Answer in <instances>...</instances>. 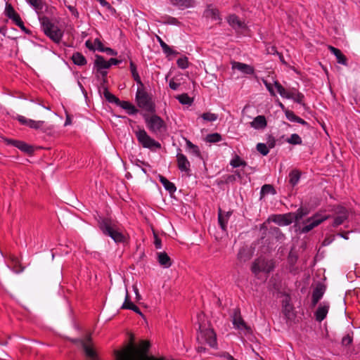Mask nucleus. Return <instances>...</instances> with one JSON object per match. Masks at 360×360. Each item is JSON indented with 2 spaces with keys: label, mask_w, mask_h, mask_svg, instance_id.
Returning a JSON list of instances; mask_svg holds the SVG:
<instances>
[{
  "label": "nucleus",
  "mask_w": 360,
  "mask_h": 360,
  "mask_svg": "<svg viewBox=\"0 0 360 360\" xmlns=\"http://www.w3.org/2000/svg\"><path fill=\"white\" fill-rule=\"evenodd\" d=\"M150 343L148 340H141L137 348L115 351L116 360H166L164 356L155 357L148 355Z\"/></svg>",
  "instance_id": "nucleus-1"
},
{
  "label": "nucleus",
  "mask_w": 360,
  "mask_h": 360,
  "mask_svg": "<svg viewBox=\"0 0 360 360\" xmlns=\"http://www.w3.org/2000/svg\"><path fill=\"white\" fill-rule=\"evenodd\" d=\"M197 342L198 346L197 351L200 353L205 352V346H209L212 348L217 347V334L213 328L210 327H205V326H199V331L197 334Z\"/></svg>",
  "instance_id": "nucleus-2"
},
{
  "label": "nucleus",
  "mask_w": 360,
  "mask_h": 360,
  "mask_svg": "<svg viewBox=\"0 0 360 360\" xmlns=\"http://www.w3.org/2000/svg\"><path fill=\"white\" fill-rule=\"evenodd\" d=\"M282 313L285 317L286 323L291 324L297 317L295 310V302L298 298L296 294H283Z\"/></svg>",
  "instance_id": "nucleus-3"
},
{
  "label": "nucleus",
  "mask_w": 360,
  "mask_h": 360,
  "mask_svg": "<svg viewBox=\"0 0 360 360\" xmlns=\"http://www.w3.org/2000/svg\"><path fill=\"white\" fill-rule=\"evenodd\" d=\"M99 228L105 235L110 236L115 243L124 241V236L111 220L103 219L99 224Z\"/></svg>",
  "instance_id": "nucleus-4"
},
{
  "label": "nucleus",
  "mask_w": 360,
  "mask_h": 360,
  "mask_svg": "<svg viewBox=\"0 0 360 360\" xmlns=\"http://www.w3.org/2000/svg\"><path fill=\"white\" fill-rule=\"evenodd\" d=\"M39 20L45 34L53 41L58 44L62 39L63 32L47 17L40 18Z\"/></svg>",
  "instance_id": "nucleus-5"
},
{
  "label": "nucleus",
  "mask_w": 360,
  "mask_h": 360,
  "mask_svg": "<svg viewBox=\"0 0 360 360\" xmlns=\"http://www.w3.org/2000/svg\"><path fill=\"white\" fill-rule=\"evenodd\" d=\"M134 131L138 142L140 145L142 146V147L148 148L150 150H156L161 148V144L150 137L145 129L138 128Z\"/></svg>",
  "instance_id": "nucleus-6"
},
{
  "label": "nucleus",
  "mask_w": 360,
  "mask_h": 360,
  "mask_svg": "<svg viewBox=\"0 0 360 360\" xmlns=\"http://www.w3.org/2000/svg\"><path fill=\"white\" fill-rule=\"evenodd\" d=\"M275 268V263L272 259L259 257L255 259L251 266L252 273L257 276L259 273L269 274Z\"/></svg>",
  "instance_id": "nucleus-7"
},
{
  "label": "nucleus",
  "mask_w": 360,
  "mask_h": 360,
  "mask_svg": "<svg viewBox=\"0 0 360 360\" xmlns=\"http://www.w3.org/2000/svg\"><path fill=\"white\" fill-rule=\"evenodd\" d=\"M145 122L148 129L153 134H158L166 130V124L164 120L156 115L145 117Z\"/></svg>",
  "instance_id": "nucleus-8"
},
{
  "label": "nucleus",
  "mask_w": 360,
  "mask_h": 360,
  "mask_svg": "<svg viewBox=\"0 0 360 360\" xmlns=\"http://www.w3.org/2000/svg\"><path fill=\"white\" fill-rule=\"evenodd\" d=\"M136 101L139 108L148 112L155 111V105L149 94L143 89H138L136 94Z\"/></svg>",
  "instance_id": "nucleus-9"
},
{
  "label": "nucleus",
  "mask_w": 360,
  "mask_h": 360,
  "mask_svg": "<svg viewBox=\"0 0 360 360\" xmlns=\"http://www.w3.org/2000/svg\"><path fill=\"white\" fill-rule=\"evenodd\" d=\"M231 317L232 324L235 329L244 331L245 335L252 334V329L242 317L240 309L239 307H236L233 309Z\"/></svg>",
  "instance_id": "nucleus-10"
},
{
  "label": "nucleus",
  "mask_w": 360,
  "mask_h": 360,
  "mask_svg": "<svg viewBox=\"0 0 360 360\" xmlns=\"http://www.w3.org/2000/svg\"><path fill=\"white\" fill-rule=\"evenodd\" d=\"M72 342L79 343L82 346L86 358L90 360H98V354L93 348L90 335H87L85 339H77L74 340Z\"/></svg>",
  "instance_id": "nucleus-11"
},
{
  "label": "nucleus",
  "mask_w": 360,
  "mask_h": 360,
  "mask_svg": "<svg viewBox=\"0 0 360 360\" xmlns=\"http://www.w3.org/2000/svg\"><path fill=\"white\" fill-rule=\"evenodd\" d=\"M329 217V215H322L320 213L315 214L304 222V226L302 228L301 232L308 233Z\"/></svg>",
  "instance_id": "nucleus-12"
},
{
  "label": "nucleus",
  "mask_w": 360,
  "mask_h": 360,
  "mask_svg": "<svg viewBox=\"0 0 360 360\" xmlns=\"http://www.w3.org/2000/svg\"><path fill=\"white\" fill-rule=\"evenodd\" d=\"M330 307V303L328 301H323L318 304V307L315 311L314 312V316L315 320L321 323L322 322L326 317L329 312Z\"/></svg>",
  "instance_id": "nucleus-13"
},
{
  "label": "nucleus",
  "mask_w": 360,
  "mask_h": 360,
  "mask_svg": "<svg viewBox=\"0 0 360 360\" xmlns=\"http://www.w3.org/2000/svg\"><path fill=\"white\" fill-rule=\"evenodd\" d=\"M5 14L8 18L12 20L15 22V24L17 26H18L22 30H26V28L24 25V22L21 20L20 15L15 12L11 4L8 3L6 4Z\"/></svg>",
  "instance_id": "nucleus-14"
},
{
  "label": "nucleus",
  "mask_w": 360,
  "mask_h": 360,
  "mask_svg": "<svg viewBox=\"0 0 360 360\" xmlns=\"http://www.w3.org/2000/svg\"><path fill=\"white\" fill-rule=\"evenodd\" d=\"M269 220L274 221L279 226H288L292 223L294 217L293 214L292 213L285 214H274L269 217Z\"/></svg>",
  "instance_id": "nucleus-15"
},
{
  "label": "nucleus",
  "mask_w": 360,
  "mask_h": 360,
  "mask_svg": "<svg viewBox=\"0 0 360 360\" xmlns=\"http://www.w3.org/2000/svg\"><path fill=\"white\" fill-rule=\"evenodd\" d=\"M336 214L337 215L334 217V220L332 224L334 227L342 224L344 221L348 218V212L345 207H339Z\"/></svg>",
  "instance_id": "nucleus-16"
},
{
  "label": "nucleus",
  "mask_w": 360,
  "mask_h": 360,
  "mask_svg": "<svg viewBox=\"0 0 360 360\" xmlns=\"http://www.w3.org/2000/svg\"><path fill=\"white\" fill-rule=\"evenodd\" d=\"M17 120L22 124L26 126H28L32 129H39L42 127L44 122V121H35L31 119H27L22 115H18Z\"/></svg>",
  "instance_id": "nucleus-17"
},
{
  "label": "nucleus",
  "mask_w": 360,
  "mask_h": 360,
  "mask_svg": "<svg viewBox=\"0 0 360 360\" xmlns=\"http://www.w3.org/2000/svg\"><path fill=\"white\" fill-rule=\"evenodd\" d=\"M204 15L206 18L210 19L213 22H216L217 23H220L221 21L219 11L211 6H209L205 11Z\"/></svg>",
  "instance_id": "nucleus-18"
},
{
  "label": "nucleus",
  "mask_w": 360,
  "mask_h": 360,
  "mask_svg": "<svg viewBox=\"0 0 360 360\" xmlns=\"http://www.w3.org/2000/svg\"><path fill=\"white\" fill-rule=\"evenodd\" d=\"M232 214L231 211L223 212L221 208L218 210V221L221 229L226 231L228 221Z\"/></svg>",
  "instance_id": "nucleus-19"
},
{
  "label": "nucleus",
  "mask_w": 360,
  "mask_h": 360,
  "mask_svg": "<svg viewBox=\"0 0 360 360\" xmlns=\"http://www.w3.org/2000/svg\"><path fill=\"white\" fill-rule=\"evenodd\" d=\"M250 126L257 130L264 129L267 126V121L264 115H258L250 122Z\"/></svg>",
  "instance_id": "nucleus-20"
},
{
  "label": "nucleus",
  "mask_w": 360,
  "mask_h": 360,
  "mask_svg": "<svg viewBox=\"0 0 360 360\" xmlns=\"http://www.w3.org/2000/svg\"><path fill=\"white\" fill-rule=\"evenodd\" d=\"M94 64L97 70L99 71L103 76H105L107 72L103 71V70L108 69L110 68V63L108 61H106L101 56H96Z\"/></svg>",
  "instance_id": "nucleus-21"
},
{
  "label": "nucleus",
  "mask_w": 360,
  "mask_h": 360,
  "mask_svg": "<svg viewBox=\"0 0 360 360\" xmlns=\"http://www.w3.org/2000/svg\"><path fill=\"white\" fill-rule=\"evenodd\" d=\"M232 69L238 70L246 75H252L254 73V68L250 65L240 62L233 61L231 63Z\"/></svg>",
  "instance_id": "nucleus-22"
},
{
  "label": "nucleus",
  "mask_w": 360,
  "mask_h": 360,
  "mask_svg": "<svg viewBox=\"0 0 360 360\" xmlns=\"http://www.w3.org/2000/svg\"><path fill=\"white\" fill-rule=\"evenodd\" d=\"M176 159L178 167L181 172H188L190 170V162L184 154L178 153Z\"/></svg>",
  "instance_id": "nucleus-23"
},
{
  "label": "nucleus",
  "mask_w": 360,
  "mask_h": 360,
  "mask_svg": "<svg viewBox=\"0 0 360 360\" xmlns=\"http://www.w3.org/2000/svg\"><path fill=\"white\" fill-rule=\"evenodd\" d=\"M227 22L235 30L243 29L245 27V22L234 14L230 15L227 18Z\"/></svg>",
  "instance_id": "nucleus-24"
},
{
  "label": "nucleus",
  "mask_w": 360,
  "mask_h": 360,
  "mask_svg": "<svg viewBox=\"0 0 360 360\" xmlns=\"http://www.w3.org/2000/svg\"><path fill=\"white\" fill-rule=\"evenodd\" d=\"M157 259L160 265L164 268H169L172 264V259L165 252H158Z\"/></svg>",
  "instance_id": "nucleus-25"
},
{
  "label": "nucleus",
  "mask_w": 360,
  "mask_h": 360,
  "mask_svg": "<svg viewBox=\"0 0 360 360\" xmlns=\"http://www.w3.org/2000/svg\"><path fill=\"white\" fill-rule=\"evenodd\" d=\"M118 105L122 108L127 110L129 115H134L138 112V110L129 101H120Z\"/></svg>",
  "instance_id": "nucleus-26"
},
{
  "label": "nucleus",
  "mask_w": 360,
  "mask_h": 360,
  "mask_svg": "<svg viewBox=\"0 0 360 360\" xmlns=\"http://www.w3.org/2000/svg\"><path fill=\"white\" fill-rule=\"evenodd\" d=\"M159 180L161 182V184L163 185L167 191H168L169 193H172L176 191V188L174 186V184L173 183L170 182L165 176L160 175Z\"/></svg>",
  "instance_id": "nucleus-27"
},
{
  "label": "nucleus",
  "mask_w": 360,
  "mask_h": 360,
  "mask_svg": "<svg viewBox=\"0 0 360 360\" xmlns=\"http://www.w3.org/2000/svg\"><path fill=\"white\" fill-rule=\"evenodd\" d=\"M11 143L13 146H15V147H17L18 148H19L20 150H22L23 152L30 153L33 150L32 147L30 146L27 145V143H25V142L13 140L11 141Z\"/></svg>",
  "instance_id": "nucleus-28"
},
{
  "label": "nucleus",
  "mask_w": 360,
  "mask_h": 360,
  "mask_svg": "<svg viewBox=\"0 0 360 360\" xmlns=\"http://www.w3.org/2000/svg\"><path fill=\"white\" fill-rule=\"evenodd\" d=\"M329 49H330V52L335 56L338 63H339L340 64H343V65L346 64V61H347L346 58L342 53L340 50H339L338 49H336L333 46H329Z\"/></svg>",
  "instance_id": "nucleus-29"
},
{
  "label": "nucleus",
  "mask_w": 360,
  "mask_h": 360,
  "mask_svg": "<svg viewBox=\"0 0 360 360\" xmlns=\"http://www.w3.org/2000/svg\"><path fill=\"white\" fill-rule=\"evenodd\" d=\"M172 3L184 9L193 6V0H171Z\"/></svg>",
  "instance_id": "nucleus-30"
},
{
  "label": "nucleus",
  "mask_w": 360,
  "mask_h": 360,
  "mask_svg": "<svg viewBox=\"0 0 360 360\" xmlns=\"http://www.w3.org/2000/svg\"><path fill=\"white\" fill-rule=\"evenodd\" d=\"M300 179V172L298 170H292L289 174V183L292 186H296Z\"/></svg>",
  "instance_id": "nucleus-31"
},
{
  "label": "nucleus",
  "mask_w": 360,
  "mask_h": 360,
  "mask_svg": "<svg viewBox=\"0 0 360 360\" xmlns=\"http://www.w3.org/2000/svg\"><path fill=\"white\" fill-rule=\"evenodd\" d=\"M274 86L276 89L278 93L282 96L283 98H285L289 99L290 96V92L291 91H287L280 83L278 82H274Z\"/></svg>",
  "instance_id": "nucleus-32"
},
{
  "label": "nucleus",
  "mask_w": 360,
  "mask_h": 360,
  "mask_svg": "<svg viewBox=\"0 0 360 360\" xmlns=\"http://www.w3.org/2000/svg\"><path fill=\"white\" fill-rule=\"evenodd\" d=\"M72 60L73 63L77 65H84L86 63V60L84 56L78 52L73 53Z\"/></svg>",
  "instance_id": "nucleus-33"
},
{
  "label": "nucleus",
  "mask_w": 360,
  "mask_h": 360,
  "mask_svg": "<svg viewBox=\"0 0 360 360\" xmlns=\"http://www.w3.org/2000/svg\"><path fill=\"white\" fill-rule=\"evenodd\" d=\"M130 70L134 79L141 86H143L139 75L136 70V67L132 61L130 62Z\"/></svg>",
  "instance_id": "nucleus-34"
},
{
  "label": "nucleus",
  "mask_w": 360,
  "mask_h": 360,
  "mask_svg": "<svg viewBox=\"0 0 360 360\" xmlns=\"http://www.w3.org/2000/svg\"><path fill=\"white\" fill-rule=\"evenodd\" d=\"M186 143L189 153L195 155V156L200 155V150L197 146L192 143L189 140H186Z\"/></svg>",
  "instance_id": "nucleus-35"
},
{
  "label": "nucleus",
  "mask_w": 360,
  "mask_h": 360,
  "mask_svg": "<svg viewBox=\"0 0 360 360\" xmlns=\"http://www.w3.org/2000/svg\"><path fill=\"white\" fill-rule=\"evenodd\" d=\"M37 12L41 11L44 8L42 0H26Z\"/></svg>",
  "instance_id": "nucleus-36"
},
{
  "label": "nucleus",
  "mask_w": 360,
  "mask_h": 360,
  "mask_svg": "<svg viewBox=\"0 0 360 360\" xmlns=\"http://www.w3.org/2000/svg\"><path fill=\"white\" fill-rule=\"evenodd\" d=\"M230 165L233 167H238L240 166H243L244 167V166L246 165V162L244 160H243L238 155H236L231 160Z\"/></svg>",
  "instance_id": "nucleus-37"
},
{
  "label": "nucleus",
  "mask_w": 360,
  "mask_h": 360,
  "mask_svg": "<svg viewBox=\"0 0 360 360\" xmlns=\"http://www.w3.org/2000/svg\"><path fill=\"white\" fill-rule=\"evenodd\" d=\"M201 117L206 122H214L218 119V115L215 113L207 112L202 114Z\"/></svg>",
  "instance_id": "nucleus-38"
},
{
  "label": "nucleus",
  "mask_w": 360,
  "mask_h": 360,
  "mask_svg": "<svg viewBox=\"0 0 360 360\" xmlns=\"http://www.w3.org/2000/svg\"><path fill=\"white\" fill-rule=\"evenodd\" d=\"M287 142L293 145H300L302 144V139L297 134H292L288 139Z\"/></svg>",
  "instance_id": "nucleus-39"
},
{
  "label": "nucleus",
  "mask_w": 360,
  "mask_h": 360,
  "mask_svg": "<svg viewBox=\"0 0 360 360\" xmlns=\"http://www.w3.org/2000/svg\"><path fill=\"white\" fill-rule=\"evenodd\" d=\"M221 140V136L218 133L208 134L206 136V141L209 143H217Z\"/></svg>",
  "instance_id": "nucleus-40"
},
{
  "label": "nucleus",
  "mask_w": 360,
  "mask_h": 360,
  "mask_svg": "<svg viewBox=\"0 0 360 360\" xmlns=\"http://www.w3.org/2000/svg\"><path fill=\"white\" fill-rule=\"evenodd\" d=\"M290 98L289 99H293L295 102L298 103H301L303 99V95L296 90H292L290 94Z\"/></svg>",
  "instance_id": "nucleus-41"
},
{
  "label": "nucleus",
  "mask_w": 360,
  "mask_h": 360,
  "mask_svg": "<svg viewBox=\"0 0 360 360\" xmlns=\"http://www.w3.org/2000/svg\"><path fill=\"white\" fill-rule=\"evenodd\" d=\"M309 212L307 209L300 208L297 210L296 213L294 214L293 217L296 221L300 220L303 217L308 214Z\"/></svg>",
  "instance_id": "nucleus-42"
},
{
  "label": "nucleus",
  "mask_w": 360,
  "mask_h": 360,
  "mask_svg": "<svg viewBox=\"0 0 360 360\" xmlns=\"http://www.w3.org/2000/svg\"><path fill=\"white\" fill-rule=\"evenodd\" d=\"M157 39H158V42L160 43V45L162 47L164 53H167V54L173 53L172 49L160 37L158 36Z\"/></svg>",
  "instance_id": "nucleus-43"
},
{
  "label": "nucleus",
  "mask_w": 360,
  "mask_h": 360,
  "mask_svg": "<svg viewBox=\"0 0 360 360\" xmlns=\"http://www.w3.org/2000/svg\"><path fill=\"white\" fill-rule=\"evenodd\" d=\"M324 294H312L311 300V308L315 307L319 302V301L323 298Z\"/></svg>",
  "instance_id": "nucleus-44"
},
{
  "label": "nucleus",
  "mask_w": 360,
  "mask_h": 360,
  "mask_svg": "<svg viewBox=\"0 0 360 360\" xmlns=\"http://www.w3.org/2000/svg\"><path fill=\"white\" fill-rule=\"evenodd\" d=\"M324 294H312L311 300V308L315 307L319 302V301L323 298Z\"/></svg>",
  "instance_id": "nucleus-45"
},
{
  "label": "nucleus",
  "mask_w": 360,
  "mask_h": 360,
  "mask_svg": "<svg viewBox=\"0 0 360 360\" xmlns=\"http://www.w3.org/2000/svg\"><path fill=\"white\" fill-rule=\"evenodd\" d=\"M326 290V286L323 282H316L314 285L313 292H323Z\"/></svg>",
  "instance_id": "nucleus-46"
},
{
  "label": "nucleus",
  "mask_w": 360,
  "mask_h": 360,
  "mask_svg": "<svg viewBox=\"0 0 360 360\" xmlns=\"http://www.w3.org/2000/svg\"><path fill=\"white\" fill-rule=\"evenodd\" d=\"M104 96L105 98L110 103H115L117 105L119 104V102L120 101L118 98H117L115 96L110 93L109 91H106L104 94Z\"/></svg>",
  "instance_id": "nucleus-47"
},
{
  "label": "nucleus",
  "mask_w": 360,
  "mask_h": 360,
  "mask_svg": "<svg viewBox=\"0 0 360 360\" xmlns=\"http://www.w3.org/2000/svg\"><path fill=\"white\" fill-rule=\"evenodd\" d=\"M177 65L181 69H186L188 67V60L186 57L180 58L176 61Z\"/></svg>",
  "instance_id": "nucleus-48"
},
{
  "label": "nucleus",
  "mask_w": 360,
  "mask_h": 360,
  "mask_svg": "<svg viewBox=\"0 0 360 360\" xmlns=\"http://www.w3.org/2000/svg\"><path fill=\"white\" fill-rule=\"evenodd\" d=\"M257 150L263 155H266L269 151L267 146L262 143L257 145Z\"/></svg>",
  "instance_id": "nucleus-49"
},
{
  "label": "nucleus",
  "mask_w": 360,
  "mask_h": 360,
  "mask_svg": "<svg viewBox=\"0 0 360 360\" xmlns=\"http://www.w3.org/2000/svg\"><path fill=\"white\" fill-rule=\"evenodd\" d=\"M262 194H268V193H275L274 188L270 184H265L262 187L261 190Z\"/></svg>",
  "instance_id": "nucleus-50"
},
{
  "label": "nucleus",
  "mask_w": 360,
  "mask_h": 360,
  "mask_svg": "<svg viewBox=\"0 0 360 360\" xmlns=\"http://www.w3.org/2000/svg\"><path fill=\"white\" fill-rule=\"evenodd\" d=\"M353 338L349 334L346 335L342 338L341 343L343 346H349L352 343Z\"/></svg>",
  "instance_id": "nucleus-51"
},
{
  "label": "nucleus",
  "mask_w": 360,
  "mask_h": 360,
  "mask_svg": "<svg viewBox=\"0 0 360 360\" xmlns=\"http://www.w3.org/2000/svg\"><path fill=\"white\" fill-rule=\"evenodd\" d=\"M285 114L288 120L296 122L298 116H297L292 111L285 110Z\"/></svg>",
  "instance_id": "nucleus-52"
},
{
  "label": "nucleus",
  "mask_w": 360,
  "mask_h": 360,
  "mask_svg": "<svg viewBox=\"0 0 360 360\" xmlns=\"http://www.w3.org/2000/svg\"><path fill=\"white\" fill-rule=\"evenodd\" d=\"M131 304H134L131 302L129 294H126L124 302L122 306V308L129 309V307H131Z\"/></svg>",
  "instance_id": "nucleus-53"
},
{
  "label": "nucleus",
  "mask_w": 360,
  "mask_h": 360,
  "mask_svg": "<svg viewBox=\"0 0 360 360\" xmlns=\"http://www.w3.org/2000/svg\"><path fill=\"white\" fill-rule=\"evenodd\" d=\"M179 101L182 104H190L191 99L186 94H182L179 97Z\"/></svg>",
  "instance_id": "nucleus-54"
},
{
  "label": "nucleus",
  "mask_w": 360,
  "mask_h": 360,
  "mask_svg": "<svg viewBox=\"0 0 360 360\" xmlns=\"http://www.w3.org/2000/svg\"><path fill=\"white\" fill-rule=\"evenodd\" d=\"M263 82H264L265 86L269 90V93L271 94V95L275 96L276 94H275V92H274V90L273 89L271 84L267 82L266 80H264Z\"/></svg>",
  "instance_id": "nucleus-55"
},
{
  "label": "nucleus",
  "mask_w": 360,
  "mask_h": 360,
  "mask_svg": "<svg viewBox=\"0 0 360 360\" xmlns=\"http://www.w3.org/2000/svg\"><path fill=\"white\" fill-rule=\"evenodd\" d=\"M169 87L173 90H176L180 86L179 83L174 82V79H171L169 83Z\"/></svg>",
  "instance_id": "nucleus-56"
},
{
  "label": "nucleus",
  "mask_w": 360,
  "mask_h": 360,
  "mask_svg": "<svg viewBox=\"0 0 360 360\" xmlns=\"http://www.w3.org/2000/svg\"><path fill=\"white\" fill-rule=\"evenodd\" d=\"M266 51L269 54H279V53L277 51L276 49L274 46H269L266 48Z\"/></svg>",
  "instance_id": "nucleus-57"
},
{
  "label": "nucleus",
  "mask_w": 360,
  "mask_h": 360,
  "mask_svg": "<svg viewBox=\"0 0 360 360\" xmlns=\"http://www.w3.org/2000/svg\"><path fill=\"white\" fill-rule=\"evenodd\" d=\"M335 239L334 236H331L330 237L326 238L323 241V245L326 246L330 245Z\"/></svg>",
  "instance_id": "nucleus-58"
},
{
  "label": "nucleus",
  "mask_w": 360,
  "mask_h": 360,
  "mask_svg": "<svg viewBox=\"0 0 360 360\" xmlns=\"http://www.w3.org/2000/svg\"><path fill=\"white\" fill-rule=\"evenodd\" d=\"M101 52H105L108 55L116 56L117 52L110 48H105V49H101Z\"/></svg>",
  "instance_id": "nucleus-59"
},
{
  "label": "nucleus",
  "mask_w": 360,
  "mask_h": 360,
  "mask_svg": "<svg viewBox=\"0 0 360 360\" xmlns=\"http://www.w3.org/2000/svg\"><path fill=\"white\" fill-rule=\"evenodd\" d=\"M154 244L157 249H160L162 248L161 240L156 235H155Z\"/></svg>",
  "instance_id": "nucleus-60"
},
{
  "label": "nucleus",
  "mask_w": 360,
  "mask_h": 360,
  "mask_svg": "<svg viewBox=\"0 0 360 360\" xmlns=\"http://www.w3.org/2000/svg\"><path fill=\"white\" fill-rule=\"evenodd\" d=\"M94 44L96 46L97 49L98 51H101V49H105V48L103 46V44L101 43V41L99 39H95Z\"/></svg>",
  "instance_id": "nucleus-61"
},
{
  "label": "nucleus",
  "mask_w": 360,
  "mask_h": 360,
  "mask_svg": "<svg viewBox=\"0 0 360 360\" xmlns=\"http://www.w3.org/2000/svg\"><path fill=\"white\" fill-rule=\"evenodd\" d=\"M129 309L132 310L133 311L142 315V313L140 310V309L136 305V304H131V307H129Z\"/></svg>",
  "instance_id": "nucleus-62"
},
{
  "label": "nucleus",
  "mask_w": 360,
  "mask_h": 360,
  "mask_svg": "<svg viewBox=\"0 0 360 360\" xmlns=\"http://www.w3.org/2000/svg\"><path fill=\"white\" fill-rule=\"evenodd\" d=\"M108 63H110V67L112 65H118L120 63V60H118L117 59H115V58H110L109 60H108Z\"/></svg>",
  "instance_id": "nucleus-63"
},
{
  "label": "nucleus",
  "mask_w": 360,
  "mask_h": 360,
  "mask_svg": "<svg viewBox=\"0 0 360 360\" xmlns=\"http://www.w3.org/2000/svg\"><path fill=\"white\" fill-rule=\"evenodd\" d=\"M68 8L74 15H75L76 17L78 16V12L73 6H69Z\"/></svg>",
  "instance_id": "nucleus-64"
}]
</instances>
